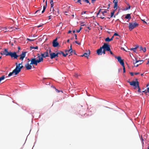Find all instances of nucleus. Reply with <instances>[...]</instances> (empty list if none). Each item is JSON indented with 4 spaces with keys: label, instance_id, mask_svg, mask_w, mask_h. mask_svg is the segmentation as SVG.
Here are the masks:
<instances>
[{
    "label": "nucleus",
    "instance_id": "1",
    "mask_svg": "<svg viewBox=\"0 0 149 149\" xmlns=\"http://www.w3.org/2000/svg\"><path fill=\"white\" fill-rule=\"evenodd\" d=\"M104 49L107 51H110L109 45L106 43H104V45L100 48L98 49L97 51V53L98 55L102 54V49Z\"/></svg>",
    "mask_w": 149,
    "mask_h": 149
},
{
    "label": "nucleus",
    "instance_id": "2",
    "mask_svg": "<svg viewBox=\"0 0 149 149\" xmlns=\"http://www.w3.org/2000/svg\"><path fill=\"white\" fill-rule=\"evenodd\" d=\"M23 67V66L21 65L19 67L17 66H16L15 69H14L12 72H10L8 75V76L10 77L12 76L13 74H14L15 75L18 74L21 71V69Z\"/></svg>",
    "mask_w": 149,
    "mask_h": 149
},
{
    "label": "nucleus",
    "instance_id": "3",
    "mask_svg": "<svg viewBox=\"0 0 149 149\" xmlns=\"http://www.w3.org/2000/svg\"><path fill=\"white\" fill-rule=\"evenodd\" d=\"M139 25V24L136 22H130L129 23V29L130 31H131L135 27L138 26Z\"/></svg>",
    "mask_w": 149,
    "mask_h": 149
},
{
    "label": "nucleus",
    "instance_id": "4",
    "mask_svg": "<svg viewBox=\"0 0 149 149\" xmlns=\"http://www.w3.org/2000/svg\"><path fill=\"white\" fill-rule=\"evenodd\" d=\"M127 82L130 83V85L134 86V89H136L137 87H139V82L138 81H133L131 82L128 81Z\"/></svg>",
    "mask_w": 149,
    "mask_h": 149
},
{
    "label": "nucleus",
    "instance_id": "5",
    "mask_svg": "<svg viewBox=\"0 0 149 149\" xmlns=\"http://www.w3.org/2000/svg\"><path fill=\"white\" fill-rule=\"evenodd\" d=\"M49 49H47L46 50V51L44 52L43 53L41 54V56L45 58L46 57H49V55L48 54V52L50 53L51 52V49H50L49 48Z\"/></svg>",
    "mask_w": 149,
    "mask_h": 149
},
{
    "label": "nucleus",
    "instance_id": "6",
    "mask_svg": "<svg viewBox=\"0 0 149 149\" xmlns=\"http://www.w3.org/2000/svg\"><path fill=\"white\" fill-rule=\"evenodd\" d=\"M8 50L7 49L5 48L4 51L1 52L0 54L2 55H6V56H9L11 52H8Z\"/></svg>",
    "mask_w": 149,
    "mask_h": 149
},
{
    "label": "nucleus",
    "instance_id": "7",
    "mask_svg": "<svg viewBox=\"0 0 149 149\" xmlns=\"http://www.w3.org/2000/svg\"><path fill=\"white\" fill-rule=\"evenodd\" d=\"M31 63L30 65H37L38 63H39L38 61V59L36 60L35 58H31Z\"/></svg>",
    "mask_w": 149,
    "mask_h": 149
},
{
    "label": "nucleus",
    "instance_id": "8",
    "mask_svg": "<svg viewBox=\"0 0 149 149\" xmlns=\"http://www.w3.org/2000/svg\"><path fill=\"white\" fill-rule=\"evenodd\" d=\"M9 56L11 58H14L16 59L18 57V56L16 52H10Z\"/></svg>",
    "mask_w": 149,
    "mask_h": 149
},
{
    "label": "nucleus",
    "instance_id": "9",
    "mask_svg": "<svg viewBox=\"0 0 149 149\" xmlns=\"http://www.w3.org/2000/svg\"><path fill=\"white\" fill-rule=\"evenodd\" d=\"M116 58L118 61L120 63V64L122 65L123 66L124 65V63L123 62V61L121 57L120 56H115Z\"/></svg>",
    "mask_w": 149,
    "mask_h": 149
},
{
    "label": "nucleus",
    "instance_id": "10",
    "mask_svg": "<svg viewBox=\"0 0 149 149\" xmlns=\"http://www.w3.org/2000/svg\"><path fill=\"white\" fill-rule=\"evenodd\" d=\"M116 58L118 61L120 63V64L122 65L123 66L124 65V63L123 62V61L121 57L120 56H115Z\"/></svg>",
    "mask_w": 149,
    "mask_h": 149
},
{
    "label": "nucleus",
    "instance_id": "11",
    "mask_svg": "<svg viewBox=\"0 0 149 149\" xmlns=\"http://www.w3.org/2000/svg\"><path fill=\"white\" fill-rule=\"evenodd\" d=\"M116 58L118 61L120 63V64L122 65L123 66L124 65V63L123 62V61L121 57L120 56H115Z\"/></svg>",
    "mask_w": 149,
    "mask_h": 149
},
{
    "label": "nucleus",
    "instance_id": "12",
    "mask_svg": "<svg viewBox=\"0 0 149 149\" xmlns=\"http://www.w3.org/2000/svg\"><path fill=\"white\" fill-rule=\"evenodd\" d=\"M27 53V52H22L21 54L20 55V57L19 58V59L22 61L24 58L25 57L26 54Z\"/></svg>",
    "mask_w": 149,
    "mask_h": 149
},
{
    "label": "nucleus",
    "instance_id": "13",
    "mask_svg": "<svg viewBox=\"0 0 149 149\" xmlns=\"http://www.w3.org/2000/svg\"><path fill=\"white\" fill-rule=\"evenodd\" d=\"M57 38L54 40L53 42V46L54 47H57L59 45V43L57 41Z\"/></svg>",
    "mask_w": 149,
    "mask_h": 149
},
{
    "label": "nucleus",
    "instance_id": "14",
    "mask_svg": "<svg viewBox=\"0 0 149 149\" xmlns=\"http://www.w3.org/2000/svg\"><path fill=\"white\" fill-rule=\"evenodd\" d=\"M25 67L26 69L27 70H31L32 68V66L31 65L29 64V63H27L25 65Z\"/></svg>",
    "mask_w": 149,
    "mask_h": 149
},
{
    "label": "nucleus",
    "instance_id": "15",
    "mask_svg": "<svg viewBox=\"0 0 149 149\" xmlns=\"http://www.w3.org/2000/svg\"><path fill=\"white\" fill-rule=\"evenodd\" d=\"M90 50H89L87 52L85 53L84 54L82 55L81 56H84L85 57H87V58H88V57L89 56V55H90Z\"/></svg>",
    "mask_w": 149,
    "mask_h": 149
},
{
    "label": "nucleus",
    "instance_id": "16",
    "mask_svg": "<svg viewBox=\"0 0 149 149\" xmlns=\"http://www.w3.org/2000/svg\"><path fill=\"white\" fill-rule=\"evenodd\" d=\"M113 2L114 3L113 8L116 10L117 9V3H118V0H113Z\"/></svg>",
    "mask_w": 149,
    "mask_h": 149
},
{
    "label": "nucleus",
    "instance_id": "17",
    "mask_svg": "<svg viewBox=\"0 0 149 149\" xmlns=\"http://www.w3.org/2000/svg\"><path fill=\"white\" fill-rule=\"evenodd\" d=\"M50 57L51 59H52L55 57V53L54 52L50 53Z\"/></svg>",
    "mask_w": 149,
    "mask_h": 149
},
{
    "label": "nucleus",
    "instance_id": "18",
    "mask_svg": "<svg viewBox=\"0 0 149 149\" xmlns=\"http://www.w3.org/2000/svg\"><path fill=\"white\" fill-rule=\"evenodd\" d=\"M43 57H42V56H39L38 57V62L39 63L41 62H42L43 61Z\"/></svg>",
    "mask_w": 149,
    "mask_h": 149
},
{
    "label": "nucleus",
    "instance_id": "19",
    "mask_svg": "<svg viewBox=\"0 0 149 149\" xmlns=\"http://www.w3.org/2000/svg\"><path fill=\"white\" fill-rule=\"evenodd\" d=\"M65 52H70V53L71 54V55H72V53L73 52V50L72 49H70L69 50H65ZM70 55L69 56H70Z\"/></svg>",
    "mask_w": 149,
    "mask_h": 149
},
{
    "label": "nucleus",
    "instance_id": "20",
    "mask_svg": "<svg viewBox=\"0 0 149 149\" xmlns=\"http://www.w3.org/2000/svg\"><path fill=\"white\" fill-rule=\"evenodd\" d=\"M139 63V65H140L141 64H142L143 62V61L142 60H136V61L135 62V63H134V64H136V63Z\"/></svg>",
    "mask_w": 149,
    "mask_h": 149
},
{
    "label": "nucleus",
    "instance_id": "21",
    "mask_svg": "<svg viewBox=\"0 0 149 149\" xmlns=\"http://www.w3.org/2000/svg\"><path fill=\"white\" fill-rule=\"evenodd\" d=\"M37 14L36 16H38L39 15H41V13H40V10H37L35 13V14Z\"/></svg>",
    "mask_w": 149,
    "mask_h": 149
},
{
    "label": "nucleus",
    "instance_id": "22",
    "mask_svg": "<svg viewBox=\"0 0 149 149\" xmlns=\"http://www.w3.org/2000/svg\"><path fill=\"white\" fill-rule=\"evenodd\" d=\"M125 18L127 19H130L131 18L130 14H127Z\"/></svg>",
    "mask_w": 149,
    "mask_h": 149
},
{
    "label": "nucleus",
    "instance_id": "23",
    "mask_svg": "<svg viewBox=\"0 0 149 149\" xmlns=\"http://www.w3.org/2000/svg\"><path fill=\"white\" fill-rule=\"evenodd\" d=\"M138 46H137L135 48H132L130 49L131 50H132L134 52H136V50L137 49L138 47Z\"/></svg>",
    "mask_w": 149,
    "mask_h": 149
},
{
    "label": "nucleus",
    "instance_id": "24",
    "mask_svg": "<svg viewBox=\"0 0 149 149\" xmlns=\"http://www.w3.org/2000/svg\"><path fill=\"white\" fill-rule=\"evenodd\" d=\"M50 11H52L55 15H57L55 13H54V10L53 7H50Z\"/></svg>",
    "mask_w": 149,
    "mask_h": 149
},
{
    "label": "nucleus",
    "instance_id": "25",
    "mask_svg": "<svg viewBox=\"0 0 149 149\" xmlns=\"http://www.w3.org/2000/svg\"><path fill=\"white\" fill-rule=\"evenodd\" d=\"M38 49V47L37 46H36L35 47H30V49L31 50L33 49Z\"/></svg>",
    "mask_w": 149,
    "mask_h": 149
},
{
    "label": "nucleus",
    "instance_id": "26",
    "mask_svg": "<svg viewBox=\"0 0 149 149\" xmlns=\"http://www.w3.org/2000/svg\"><path fill=\"white\" fill-rule=\"evenodd\" d=\"M53 88H54L55 89V91L57 93H59L60 92H61L62 93H63V91H60L57 89L55 88V87L54 86H53Z\"/></svg>",
    "mask_w": 149,
    "mask_h": 149
},
{
    "label": "nucleus",
    "instance_id": "27",
    "mask_svg": "<svg viewBox=\"0 0 149 149\" xmlns=\"http://www.w3.org/2000/svg\"><path fill=\"white\" fill-rule=\"evenodd\" d=\"M6 28H1V30L2 31H4V32H6L7 31H9V30L5 31V30H6Z\"/></svg>",
    "mask_w": 149,
    "mask_h": 149
},
{
    "label": "nucleus",
    "instance_id": "28",
    "mask_svg": "<svg viewBox=\"0 0 149 149\" xmlns=\"http://www.w3.org/2000/svg\"><path fill=\"white\" fill-rule=\"evenodd\" d=\"M50 3L51 4V7H53L54 5L53 1H52V0H50Z\"/></svg>",
    "mask_w": 149,
    "mask_h": 149
},
{
    "label": "nucleus",
    "instance_id": "29",
    "mask_svg": "<svg viewBox=\"0 0 149 149\" xmlns=\"http://www.w3.org/2000/svg\"><path fill=\"white\" fill-rule=\"evenodd\" d=\"M105 41L106 42H110L111 41L110 38L109 37H107L105 39Z\"/></svg>",
    "mask_w": 149,
    "mask_h": 149
},
{
    "label": "nucleus",
    "instance_id": "30",
    "mask_svg": "<svg viewBox=\"0 0 149 149\" xmlns=\"http://www.w3.org/2000/svg\"><path fill=\"white\" fill-rule=\"evenodd\" d=\"M83 1L85 2L86 3H89V4H90V3L89 2V1L88 0H82Z\"/></svg>",
    "mask_w": 149,
    "mask_h": 149
},
{
    "label": "nucleus",
    "instance_id": "31",
    "mask_svg": "<svg viewBox=\"0 0 149 149\" xmlns=\"http://www.w3.org/2000/svg\"><path fill=\"white\" fill-rule=\"evenodd\" d=\"M45 3H46V5L45 6L44 5V6H43V10H45L46 8V7H47V0H46V2H45Z\"/></svg>",
    "mask_w": 149,
    "mask_h": 149
},
{
    "label": "nucleus",
    "instance_id": "32",
    "mask_svg": "<svg viewBox=\"0 0 149 149\" xmlns=\"http://www.w3.org/2000/svg\"><path fill=\"white\" fill-rule=\"evenodd\" d=\"M5 76L3 75L1 77H0V81L2 80H3L5 78Z\"/></svg>",
    "mask_w": 149,
    "mask_h": 149
},
{
    "label": "nucleus",
    "instance_id": "33",
    "mask_svg": "<svg viewBox=\"0 0 149 149\" xmlns=\"http://www.w3.org/2000/svg\"><path fill=\"white\" fill-rule=\"evenodd\" d=\"M15 65H16V66H17L18 67H19L22 65L21 64L19 63L18 64V63L17 62L15 63Z\"/></svg>",
    "mask_w": 149,
    "mask_h": 149
},
{
    "label": "nucleus",
    "instance_id": "34",
    "mask_svg": "<svg viewBox=\"0 0 149 149\" xmlns=\"http://www.w3.org/2000/svg\"><path fill=\"white\" fill-rule=\"evenodd\" d=\"M115 10H114V11L113 12H112L111 13V17H112L114 15V12H115Z\"/></svg>",
    "mask_w": 149,
    "mask_h": 149
},
{
    "label": "nucleus",
    "instance_id": "35",
    "mask_svg": "<svg viewBox=\"0 0 149 149\" xmlns=\"http://www.w3.org/2000/svg\"><path fill=\"white\" fill-rule=\"evenodd\" d=\"M107 10H104L103 11H102L101 12V13H102V14L103 15V14L104 13H107Z\"/></svg>",
    "mask_w": 149,
    "mask_h": 149
},
{
    "label": "nucleus",
    "instance_id": "36",
    "mask_svg": "<svg viewBox=\"0 0 149 149\" xmlns=\"http://www.w3.org/2000/svg\"><path fill=\"white\" fill-rule=\"evenodd\" d=\"M79 75V74H78V73H75L74 76L75 77H77Z\"/></svg>",
    "mask_w": 149,
    "mask_h": 149
},
{
    "label": "nucleus",
    "instance_id": "37",
    "mask_svg": "<svg viewBox=\"0 0 149 149\" xmlns=\"http://www.w3.org/2000/svg\"><path fill=\"white\" fill-rule=\"evenodd\" d=\"M123 67V72L125 73V69L124 65L122 66Z\"/></svg>",
    "mask_w": 149,
    "mask_h": 149
},
{
    "label": "nucleus",
    "instance_id": "38",
    "mask_svg": "<svg viewBox=\"0 0 149 149\" xmlns=\"http://www.w3.org/2000/svg\"><path fill=\"white\" fill-rule=\"evenodd\" d=\"M137 88H138V91L139 93H141V89H140L139 86V87H137Z\"/></svg>",
    "mask_w": 149,
    "mask_h": 149
},
{
    "label": "nucleus",
    "instance_id": "39",
    "mask_svg": "<svg viewBox=\"0 0 149 149\" xmlns=\"http://www.w3.org/2000/svg\"><path fill=\"white\" fill-rule=\"evenodd\" d=\"M74 42L76 43V44H78L79 45H80L81 44V43L80 42H78L77 41H74Z\"/></svg>",
    "mask_w": 149,
    "mask_h": 149
},
{
    "label": "nucleus",
    "instance_id": "40",
    "mask_svg": "<svg viewBox=\"0 0 149 149\" xmlns=\"http://www.w3.org/2000/svg\"><path fill=\"white\" fill-rule=\"evenodd\" d=\"M27 40L30 41H33L35 40V39H31L29 38H27Z\"/></svg>",
    "mask_w": 149,
    "mask_h": 149
},
{
    "label": "nucleus",
    "instance_id": "41",
    "mask_svg": "<svg viewBox=\"0 0 149 149\" xmlns=\"http://www.w3.org/2000/svg\"><path fill=\"white\" fill-rule=\"evenodd\" d=\"M43 25V24H41L40 25H37L36 26L38 28L42 26Z\"/></svg>",
    "mask_w": 149,
    "mask_h": 149
},
{
    "label": "nucleus",
    "instance_id": "42",
    "mask_svg": "<svg viewBox=\"0 0 149 149\" xmlns=\"http://www.w3.org/2000/svg\"><path fill=\"white\" fill-rule=\"evenodd\" d=\"M106 51V50H105V49H103V51L102 50V54L103 53L104 54H105V51Z\"/></svg>",
    "mask_w": 149,
    "mask_h": 149
},
{
    "label": "nucleus",
    "instance_id": "43",
    "mask_svg": "<svg viewBox=\"0 0 149 149\" xmlns=\"http://www.w3.org/2000/svg\"><path fill=\"white\" fill-rule=\"evenodd\" d=\"M113 36H119V34H118V33H115L114 35H113Z\"/></svg>",
    "mask_w": 149,
    "mask_h": 149
},
{
    "label": "nucleus",
    "instance_id": "44",
    "mask_svg": "<svg viewBox=\"0 0 149 149\" xmlns=\"http://www.w3.org/2000/svg\"><path fill=\"white\" fill-rule=\"evenodd\" d=\"M146 47H144V48H143L142 50L144 52H145L146 51Z\"/></svg>",
    "mask_w": 149,
    "mask_h": 149
},
{
    "label": "nucleus",
    "instance_id": "45",
    "mask_svg": "<svg viewBox=\"0 0 149 149\" xmlns=\"http://www.w3.org/2000/svg\"><path fill=\"white\" fill-rule=\"evenodd\" d=\"M81 0H77V2L79 3L80 4H81L82 3H81Z\"/></svg>",
    "mask_w": 149,
    "mask_h": 149
},
{
    "label": "nucleus",
    "instance_id": "46",
    "mask_svg": "<svg viewBox=\"0 0 149 149\" xmlns=\"http://www.w3.org/2000/svg\"><path fill=\"white\" fill-rule=\"evenodd\" d=\"M68 54V53H67V52H66V54H64L63 56L64 57H66V56Z\"/></svg>",
    "mask_w": 149,
    "mask_h": 149
},
{
    "label": "nucleus",
    "instance_id": "47",
    "mask_svg": "<svg viewBox=\"0 0 149 149\" xmlns=\"http://www.w3.org/2000/svg\"><path fill=\"white\" fill-rule=\"evenodd\" d=\"M62 52H62V51H60L58 52H57V53H58V54H62Z\"/></svg>",
    "mask_w": 149,
    "mask_h": 149
},
{
    "label": "nucleus",
    "instance_id": "48",
    "mask_svg": "<svg viewBox=\"0 0 149 149\" xmlns=\"http://www.w3.org/2000/svg\"><path fill=\"white\" fill-rule=\"evenodd\" d=\"M58 54L57 52L56 54L55 53V57H58Z\"/></svg>",
    "mask_w": 149,
    "mask_h": 149
},
{
    "label": "nucleus",
    "instance_id": "49",
    "mask_svg": "<svg viewBox=\"0 0 149 149\" xmlns=\"http://www.w3.org/2000/svg\"><path fill=\"white\" fill-rule=\"evenodd\" d=\"M128 5H129V7H128V8H126V10H128V9H130V5L129 4Z\"/></svg>",
    "mask_w": 149,
    "mask_h": 149
},
{
    "label": "nucleus",
    "instance_id": "50",
    "mask_svg": "<svg viewBox=\"0 0 149 149\" xmlns=\"http://www.w3.org/2000/svg\"><path fill=\"white\" fill-rule=\"evenodd\" d=\"M142 20L143 22L144 23L147 24V23L144 20Z\"/></svg>",
    "mask_w": 149,
    "mask_h": 149
},
{
    "label": "nucleus",
    "instance_id": "51",
    "mask_svg": "<svg viewBox=\"0 0 149 149\" xmlns=\"http://www.w3.org/2000/svg\"><path fill=\"white\" fill-rule=\"evenodd\" d=\"M74 35V36L75 37V39L76 40H77V35L76 34H75Z\"/></svg>",
    "mask_w": 149,
    "mask_h": 149
},
{
    "label": "nucleus",
    "instance_id": "52",
    "mask_svg": "<svg viewBox=\"0 0 149 149\" xmlns=\"http://www.w3.org/2000/svg\"><path fill=\"white\" fill-rule=\"evenodd\" d=\"M109 51L110 52V53L112 55H113V52H112V51L111 50H110V51Z\"/></svg>",
    "mask_w": 149,
    "mask_h": 149
},
{
    "label": "nucleus",
    "instance_id": "53",
    "mask_svg": "<svg viewBox=\"0 0 149 149\" xmlns=\"http://www.w3.org/2000/svg\"><path fill=\"white\" fill-rule=\"evenodd\" d=\"M86 11H84L81 13V15H83L84 14H85Z\"/></svg>",
    "mask_w": 149,
    "mask_h": 149
},
{
    "label": "nucleus",
    "instance_id": "54",
    "mask_svg": "<svg viewBox=\"0 0 149 149\" xmlns=\"http://www.w3.org/2000/svg\"><path fill=\"white\" fill-rule=\"evenodd\" d=\"M139 48H140V50H142V49H143V48L141 46Z\"/></svg>",
    "mask_w": 149,
    "mask_h": 149
},
{
    "label": "nucleus",
    "instance_id": "55",
    "mask_svg": "<svg viewBox=\"0 0 149 149\" xmlns=\"http://www.w3.org/2000/svg\"><path fill=\"white\" fill-rule=\"evenodd\" d=\"M113 37H114V36H112V37L111 38H110L111 41L113 40Z\"/></svg>",
    "mask_w": 149,
    "mask_h": 149
},
{
    "label": "nucleus",
    "instance_id": "56",
    "mask_svg": "<svg viewBox=\"0 0 149 149\" xmlns=\"http://www.w3.org/2000/svg\"><path fill=\"white\" fill-rule=\"evenodd\" d=\"M80 30L79 29V30H76V32L77 33H79L80 32Z\"/></svg>",
    "mask_w": 149,
    "mask_h": 149
},
{
    "label": "nucleus",
    "instance_id": "57",
    "mask_svg": "<svg viewBox=\"0 0 149 149\" xmlns=\"http://www.w3.org/2000/svg\"><path fill=\"white\" fill-rule=\"evenodd\" d=\"M130 74L132 76H133L134 75L133 73L131 72L130 73Z\"/></svg>",
    "mask_w": 149,
    "mask_h": 149
},
{
    "label": "nucleus",
    "instance_id": "58",
    "mask_svg": "<svg viewBox=\"0 0 149 149\" xmlns=\"http://www.w3.org/2000/svg\"><path fill=\"white\" fill-rule=\"evenodd\" d=\"M99 17H100V18H101L102 19L104 18V17H102V16H100Z\"/></svg>",
    "mask_w": 149,
    "mask_h": 149
},
{
    "label": "nucleus",
    "instance_id": "59",
    "mask_svg": "<svg viewBox=\"0 0 149 149\" xmlns=\"http://www.w3.org/2000/svg\"><path fill=\"white\" fill-rule=\"evenodd\" d=\"M135 64H134V66H135V67H137L139 65V64H136V65H135Z\"/></svg>",
    "mask_w": 149,
    "mask_h": 149
},
{
    "label": "nucleus",
    "instance_id": "60",
    "mask_svg": "<svg viewBox=\"0 0 149 149\" xmlns=\"http://www.w3.org/2000/svg\"><path fill=\"white\" fill-rule=\"evenodd\" d=\"M139 74V72H136L134 74L135 75H137Z\"/></svg>",
    "mask_w": 149,
    "mask_h": 149
},
{
    "label": "nucleus",
    "instance_id": "61",
    "mask_svg": "<svg viewBox=\"0 0 149 149\" xmlns=\"http://www.w3.org/2000/svg\"><path fill=\"white\" fill-rule=\"evenodd\" d=\"M72 53H73L74 54L76 55L75 51H73V52Z\"/></svg>",
    "mask_w": 149,
    "mask_h": 149
},
{
    "label": "nucleus",
    "instance_id": "62",
    "mask_svg": "<svg viewBox=\"0 0 149 149\" xmlns=\"http://www.w3.org/2000/svg\"><path fill=\"white\" fill-rule=\"evenodd\" d=\"M147 91L148 92H149V88H147Z\"/></svg>",
    "mask_w": 149,
    "mask_h": 149
},
{
    "label": "nucleus",
    "instance_id": "63",
    "mask_svg": "<svg viewBox=\"0 0 149 149\" xmlns=\"http://www.w3.org/2000/svg\"><path fill=\"white\" fill-rule=\"evenodd\" d=\"M96 0H91V1L93 3Z\"/></svg>",
    "mask_w": 149,
    "mask_h": 149
},
{
    "label": "nucleus",
    "instance_id": "64",
    "mask_svg": "<svg viewBox=\"0 0 149 149\" xmlns=\"http://www.w3.org/2000/svg\"><path fill=\"white\" fill-rule=\"evenodd\" d=\"M45 11V10L43 9V10L42 11V12L41 13H43Z\"/></svg>",
    "mask_w": 149,
    "mask_h": 149
}]
</instances>
